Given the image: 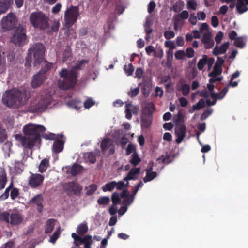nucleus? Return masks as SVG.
Instances as JSON below:
<instances>
[{
    "label": "nucleus",
    "instance_id": "f257e3e1",
    "mask_svg": "<svg viewBox=\"0 0 248 248\" xmlns=\"http://www.w3.org/2000/svg\"><path fill=\"white\" fill-rule=\"evenodd\" d=\"M23 130L24 135H16V137L24 148L31 149L37 142H41V135L46 128L42 125L29 123L23 127Z\"/></svg>",
    "mask_w": 248,
    "mask_h": 248
},
{
    "label": "nucleus",
    "instance_id": "f03ea898",
    "mask_svg": "<svg viewBox=\"0 0 248 248\" xmlns=\"http://www.w3.org/2000/svg\"><path fill=\"white\" fill-rule=\"evenodd\" d=\"M90 62L89 59H82L78 61L74 68L68 70L62 68L59 72V76L62 79L58 81V85L60 89L68 90L73 89L78 82V69H82L84 65Z\"/></svg>",
    "mask_w": 248,
    "mask_h": 248
},
{
    "label": "nucleus",
    "instance_id": "7ed1b4c3",
    "mask_svg": "<svg viewBox=\"0 0 248 248\" xmlns=\"http://www.w3.org/2000/svg\"><path fill=\"white\" fill-rule=\"evenodd\" d=\"M26 93L17 88L7 90L3 94L2 101L9 108H17L23 105V98Z\"/></svg>",
    "mask_w": 248,
    "mask_h": 248
},
{
    "label": "nucleus",
    "instance_id": "20e7f679",
    "mask_svg": "<svg viewBox=\"0 0 248 248\" xmlns=\"http://www.w3.org/2000/svg\"><path fill=\"white\" fill-rule=\"evenodd\" d=\"M45 49V46L42 43H36L32 46L29 50L27 56L26 58L25 66H31L32 55H33L34 60V66H36L39 65L43 61Z\"/></svg>",
    "mask_w": 248,
    "mask_h": 248
},
{
    "label": "nucleus",
    "instance_id": "39448f33",
    "mask_svg": "<svg viewBox=\"0 0 248 248\" xmlns=\"http://www.w3.org/2000/svg\"><path fill=\"white\" fill-rule=\"evenodd\" d=\"M29 20L32 26L39 30H44L49 26V18L42 11L34 12L30 15Z\"/></svg>",
    "mask_w": 248,
    "mask_h": 248
},
{
    "label": "nucleus",
    "instance_id": "423d86ee",
    "mask_svg": "<svg viewBox=\"0 0 248 248\" xmlns=\"http://www.w3.org/2000/svg\"><path fill=\"white\" fill-rule=\"evenodd\" d=\"M11 42L16 46H22L27 43L26 29L19 24L10 38Z\"/></svg>",
    "mask_w": 248,
    "mask_h": 248
},
{
    "label": "nucleus",
    "instance_id": "0eeeda50",
    "mask_svg": "<svg viewBox=\"0 0 248 248\" xmlns=\"http://www.w3.org/2000/svg\"><path fill=\"white\" fill-rule=\"evenodd\" d=\"M79 15L78 7L71 5L67 8L64 13L65 26L71 27L76 22Z\"/></svg>",
    "mask_w": 248,
    "mask_h": 248
},
{
    "label": "nucleus",
    "instance_id": "6e6552de",
    "mask_svg": "<svg viewBox=\"0 0 248 248\" xmlns=\"http://www.w3.org/2000/svg\"><path fill=\"white\" fill-rule=\"evenodd\" d=\"M51 104L50 97L47 95H41L38 96L36 102L31 105V108L33 111L36 112H44Z\"/></svg>",
    "mask_w": 248,
    "mask_h": 248
},
{
    "label": "nucleus",
    "instance_id": "1a4fd4ad",
    "mask_svg": "<svg viewBox=\"0 0 248 248\" xmlns=\"http://www.w3.org/2000/svg\"><path fill=\"white\" fill-rule=\"evenodd\" d=\"M17 22V20L16 15L13 13H10L2 18V26L5 29L10 30L16 27Z\"/></svg>",
    "mask_w": 248,
    "mask_h": 248
},
{
    "label": "nucleus",
    "instance_id": "9d476101",
    "mask_svg": "<svg viewBox=\"0 0 248 248\" xmlns=\"http://www.w3.org/2000/svg\"><path fill=\"white\" fill-rule=\"evenodd\" d=\"M64 189L68 195L72 194L78 195L81 193L82 187L78 183L72 181L66 183L64 186Z\"/></svg>",
    "mask_w": 248,
    "mask_h": 248
},
{
    "label": "nucleus",
    "instance_id": "9b49d317",
    "mask_svg": "<svg viewBox=\"0 0 248 248\" xmlns=\"http://www.w3.org/2000/svg\"><path fill=\"white\" fill-rule=\"evenodd\" d=\"M44 180V176L38 173H31L28 180V184L31 188H37L40 186Z\"/></svg>",
    "mask_w": 248,
    "mask_h": 248
},
{
    "label": "nucleus",
    "instance_id": "f8f14e48",
    "mask_svg": "<svg viewBox=\"0 0 248 248\" xmlns=\"http://www.w3.org/2000/svg\"><path fill=\"white\" fill-rule=\"evenodd\" d=\"M186 128L185 125L183 124H176L175 134L177 137L176 139V143L179 144L182 142L184 138L186 136Z\"/></svg>",
    "mask_w": 248,
    "mask_h": 248
},
{
    "label": "nucleus",
    "instance_id": "ddd939ff",
    "mask_svg": "<svg viewBox=\"0 0 248 248\" xmlns=\"http://www.w3.org/2000/svg\"><path fill=\"white\" fill-rule=\"evenodd\" d=\"M46 75L41 74V72H38L35 75L33 76L31 85L32 88H36L39 87L46 79Z\"/></svg>",
    "mask_w": 248,
    "mask_h": 248
},
{
    "label": "nucleus",
    "instance_id": "4468645a",
    "mask_svg": "<svg viewBox=\"0 0 248 248\" xmlns=\"http://www.w3.org/2000/svg\"><path fill=\"white\" fill-rule=\"evenodd\" d=\"M125 117L130 120L132 118V114H137L139 111V107L137 106L133 105L130 103H125Z\"/></svg>",
    "mask_w": 248,
    "mask_h": 248
},
{
    "label": "nucleus",
    "instance_id": "2eb2a0df",
    "mask_svg": "<svg viewBox=\"0 0 248 248\" xmlns=\"http://www.w3.org/2000/svg\"><path fill=\"white\" fill-rule=\"evenodd\" d=\"M211 38L212 34L210 32H208L203 34L201 41L202 43L204 45V47L205 49H210L213 46L214 42Z\"/></svg>",
    "mask_w": 248,
    "mask_h": 248
},
{
    "label": "nucleus",
    "instance_id": "dca6fc26",
    "mask_svg": "<svg viewBox=\"0 0 248 248\" xmlns=\"http://www.w3.org/2000/svg\"><path fill=\"white\" fill-rule=\"evenodd\" d=\"M64 143L65 140L64 138L63 139L59 138L56 139L54 141L52 146L53 151L56 154L61 152L63 149Z\"/></svg>",
    "mask_w": 248,
    "mask_h": 248
},
{
    "label": "nucleus",
    "instance_id": "f3484780",
    "mask_svg": "<svg viewBox=\"0 0 248 248\" xmlns=\"http://www.w3.org/2000/svg\"><path fill=\"white\" fill-rule=\"evenodd\" d=\"M140 171V168H133L130 170L126 177L124 178V181L135 180L138 179Z\"/></svg>",
    "mask_w": 248,
    "mask_h": 248
},
{
    "label": "nucleus",
    "instance_id": "a211bd4d",
    "mask_svg": "<svg viewBox=\"0 0 248 248\" xmlns=\"http://www.w3.org/2000/svg\"><path fill=\"white\" fill-rule=\"evenodd\" d=\"M30 202L35 204L37 206V211L41 212L43 210V198L41 194H37L30 200Z\"/></svg>",
    "mask_w": 248,
    "mask_h": 248
},
{
    "label": "nucleus",
    "instance_id": "6ab92c4d",
    "mask_svg": "<svg viewBox=\"0 0 248 248\" xmlns=\"http://www.w3.org/2000/svg\"><path fill=\"white\" fill-rule=\"evenodd\" d=\"M22 220L23 217L19 213H13L10 215V223L13 225H18Z\"/></svg>",
    "mask_w": 248,
    "mask_h": 248
},
{
    "label": "nucleus",
    "instance_id": "aec40b11",
    "mask_svg": "<svg viewBox=\"0 0 248 248\" xmlns=\"http://www.w3.org/2000/svg\"><path fill=\"white\" fill-rule=\"evenodd\" d=\"M181 84V87H178L177 85V90L182 92V94L184 96H187L189 94L190 92V86L188 84L186 83L184 80L181 79L179 80L178 83Z\"/></svg>",
    "mask_w": 248,
    "mask_h": 248
},
{
    "label": "nucleus",
    "instance_id": "412c9836",
    "mask_svg": "<svg viewBox=\"0 0 248 248\" xmlns=\"http://www.w3.org/2000/svg\"><path fill=\"white\" fill-rule=\"evenodd\" d=\"M155 111V105L153 102L146 104L142 109V113L146 116H151Z\"/></svg>",
    "mask_w": 248,
    "mask_h": 248
},
{
    "label": "nucleus",
    "instance_id": "4be33fe9",
    "mask_svg": "<svg viewBox=\"0 0 248 248\" xmlns=\"http://www.w3.org/2000/svg\"><path fill=\"white\" fill-rule=\"evenodd\" d=\"M13 3V0H0V15L5 13Z\"/></svg>",
    "mask_w": 248,
    "mask_h": 248
},
{
    "label": "nucleus",
    "instance_id": "5701e85b",
    "mask_svg": "<svg viewBox=\"0 0 248 248\" xmlns=\"http://www.w3.org/2000/svg\"><path fill=\"white\" fill-rule=\"evenodd\" d=\"M229 44L228 42H225L222 44L219 47L215 46L213 50V54L215 56H217L220 54H224L228 48L229 47Z\"/></svg>",
    "mask_w": 248,
    "mask_h": 248
},
{
    "label": "nucleus",
    "instance_id": "b1692460",
    "mask_svg": "<svg viewBox=\"0 0 248 248\" xmlns=\"http://www.w3.org/2000/svg\"><path fill=\"white\" fill-rule=\"evenodd\" d=\"M7 182V177L6 170L4 168L0 170V190L3 189Z\"/></svg>",
    "mask_w": 248,
    "mask_h": 248
},
{
    "label": "nucleus",
    "instance_id": "393cba45",
    "mask_svg": "<svg viewBox=\"0 0 248 248\" xmlns=\"http://www.w3.org/2000/svg\"><path fill=\"white\" fill-rule=\"evenodd\" d=\"M236 10L239 14H242L248 10V7L244 2L245 0H236Z\"/></svg>",
    "mask_w": 248,
    "mask_h": 248
},
{
    "label": "nucleus",
    "instance_id": "a878e982",
    "mask_svg": "<svg viewBox=\"0 0 248 248\" xmlns=\"http://www.w3.org/2000/svg\"><path fill=\"white\" fill-rule=\"evenodd\" d=\"M113 144V142L110 138H105L101 142L100 148L102 151L104 152L109 149Z\"/></svg>",
    "mask_w": 248,
    "mask_h": 248
},
{
    "label": "nucleus",
    "instance_id": "bb28decb",
    "mask_svg": "<svg viewBox=\"0 0 248 248\" xmlns=\"http://www.w3.org/2000/svg\"><path fill=\"white\" fill-rule=\"evenodd\" d=\"M56 220L55 219L50 218L46 221V226L45 229V232L46 233H51L53 230L55 226Z\"/></svg>",
    "mask_w": 248,
    "mask_h": 248
},
{
    "label": "nucleus",
    "instance_id": "cd10ccee",
    "mask_svg": "<svg viewBox=\"0 0 248 248\" xmlns=\"http://www.w3.org/2000/svg\"><path fill=\"white\" fill-rule=\"evenodd\" d=\"M93 243L92 237L90 235H86L83 237H81V240L80 241V244H84L85 248H91V245Z\"/></svg>",
    "mask_w": 248,
    "mask_h": 248
},
{
    "label": "nucleus",
    "instance_id": "c85d7f7f",
    "mask_svg": "<svg viewBox=\"0 0 248 248\" xmlns=\"http://www.w3.org/2000/svg\"><path fill=\"white\" fill-rule=\"evenodd\" d=\"M83 167L79 164H74L71 168L70 173L72 176H75L82 171Z\"/></svg>",
    "mask_w": 248,
    "mask_h": 248
},
{
    "label": "nucleus",
    "instance_id": "c756f323",
    "mask_svg": "<svg viewBox=\"0 0 248 248\" xmlns=\"http://www.w3.org/2000/svg\"><path fill=\"white\" fill-rule=\"evenodd\" d=\"M141 159L139 157L137 152L133 153L131 156V159L129 162L134 166H136L141 162Z\"/></svg>",
    "mask_w": 248,
    "mask_h": 248
},
{
    "label": "nucleus",
    "instance_id": "7c9ffc66",
    "mask_svg": "<svg viewBox=\"0 0 248 248\" xmlns=\"http://www.w3.org/2000/svg\"><path fill=\"white\" fill-rule=\"evenodd\" d=\"M42 62L43 63L41 69L38 72H41V74L46 75V73L51 69L53 64L46 60Z\"/></svg>",
    "mask_w": 248,
    "mask_h": 248
},
{
    "label": "nucleus",
    "instance_id": "2f4dec72",
    "mask_svg": "<svg viewBox=\"0 0 248 248\" xmlns=\"http://www.w3.org/2000/svg\"><path fill=\"white\" fill-rule=\"evenodd\" d=\"M43 137L44 138H45V139L47 140H55L56 139H58L59 138L63 139L64 138V135L62 134L56 135L54 133H49L48 134H46V133L43 136Z\"/></svg>",
    "mask_w": 248,
    "mask_h": 248
},
{
    "label": "nucleus",
    "instance_id": "473e14b6",
    "mask_svg": "<svg viewBox=\"0 0 248 248\" xmlns=\"http://www.w3.org/2000/svg\"><path fill=\"white\" fill-rule=\"evenodd\" d=\"M222 71V68L220 65H218L217 63H215L213 71L209 73L208 76L210 77H216L220 75Z\"/></svg>",
    "mask_w": 248,
    "mask_h": 248
},
{
    "label": "nucleus",
    "instance_id": "72a5a7b5",
    "mask_svg": "<svg viewBox=\"0 0 248 248\" xmlns=\"http://www.w3.org/2000/svg\"><path fill=\"white\" fill-rule=\"evenodd\" d=\"M88 231V227L87 224H80L77 229V232L79 235H83Z\"/></svg>",
    "mask_w": 248,
    "mask_h": 248
},
{
    "label": "nucleus",
    "instance_id": "f704fd0d",
    "mask_svg": "<svg viewBox=\"0 0 248 248\" xmlns=\"http://www.w3.org/2000/svg\"><path fill=\"white\" fill-rule=\"evenodd\" d=\"M152 124V120L150 116H146L144 115L141 120V126L145 128H148Z\"/></svg>",
    "mask_w": 248,
    "mask_h": 248
},
{
    "label": "nucleus",
    "instance_id": "c9c22d12",
    "mask_svg": "<svg viewBox=\"0 0 248 248\" xmlns=\"http://www.w3.org/2000/svg\"><path fill=\"white\" fill-rule=\"evenodd\" d=\"M7 139V133L3 124L0 122V144L3 143Z\"/></svg>",
    "mask_w": 248,
    "mask_h": 248
},
{
    "label": "nucleus",
    "instance_id": "e433bc0d",
    "mask_svg": "<svg viewBox=\"0 0 248 248\" xmlns=\"http://www.w3.org/2000/svg\"><path fill=\"white\" fill-rule=\"evenodd\" d=\"M49 166V160L47 159H43L39 166V170L40 172H45Z\"/></svg>",
    "mask_w": 248,
    "mask_h": 248
},
{
    "label": "nucleus",
    "instance_id": "4c0bfd02",
    "mask_svg": "<svg viewBox=\"0 0 248 248\" xmlns=\"http://www.w3.org/2000/svg\"><path fill=\"white\" fill-rule=\"evenodd\" d=\"M116 181H112L106 184L102 189L104 192L112 191L115 187Z\"/></svg>",
    "mask_w": 248,
    "mask_h": 248
},
{
    "label": "nucleus",
    "instance_id": "58836bf2",
    "mask_svg": "<svg viewBox=\"0 0 248 248\" xmlns=\"http://www.w3.org/2000/svg\"><path fill=\"white\" fill-rule=\"evenodd\" d=\"M67 104L68 106L73 108L77 110H79L81 107V101L78 100H72L68 102Z\"/></svg>",
    "mask_w": 248,
    "mask_h": 248
},
{
    "label": "nucleus",
    "instance_id": "ea45409f",
    "mask_svg": "<svg viewBox=\"0 0 248 248\" xmlns=\"http://www.w3.org/2000/svg\"><path fill=\"white\" fill-rule=\"evenodd\" d=\"M157 176V173L155 171L146 172V176L143 180L144 183H147L154 179Z\"/></svg>",
    "mask_w": 248,
    "mask_h": 248
},
{
    "label": "nucleus",
    "instance_id": "a19ab883",
    "mask_svg": "<svg viewBox=\"0 0 248 248\" xmlns=\"http://www.w3.org/2000/svg\"><path fill=\"white\" fill-rule=\"evenodd\" d=\"M121 197L118 193L116 192L113 193L111 195L112 204L116 205L121 204Z\"/></svg>",
    "mask_w": 248,
    "mask_h": 248
},
{
    "label": "nucleus",
    "instance_id": "79ce46f5",
    "mask_svg": "<svg viewBox=\"0 0 248 248\" xmlns=\"http://www.w3.org/2000/svg\"><path fill=\"white\" fill-rule=\"evenodd\" d=\"M84 158L92 163H94L96 160V155L92 152H87L84 154Z\"/></svg>",
    "mask_w": 248,
    "mask_h": 248
},
{
    "label": "nucleus",
    "instance_id": "37998d69",
    "mask_svg": "<svg viewBox=\"0 0 248 248\" xmlns=\"http://www.w3.org/2000/svg\"><path fill=\"white\" fill-rule=\"evenodd\" d=\"M110 198L108 196H101L97 200V203L100 205H107L110 202Z\"/></svg>",
    "mask_w": 248,
    "mask_h": 248
},
{
    "label": "nucleus",
    "instance_id": "c03bdc74",
    "mask_svg": "<svg viewBox=\"0 0 248 248\" xmlns=\"http://www.w3.org/2000/svg\"><path fill=\"white\" fill-rule=\"evenodd\" d=\"M205 101L203 99H201L195 105L192 106V111L199 110L205 107Z\"/></svg>",
    "mask_w": 248,
    "mask_h": 248
},
{
    "label": "nucleus",
    "instance_id": "a18cd8bd",
    "mask_svg": "<svg viewBox=\"0 0 248 248\" xmlns=\"http://www.w3.org/2000/svg\"><path fill=\"white\" fill-rule=\"evenodd\" d=\"M206 60L207 55H203L202 58L197 63V68L199 70H202L203 69L204 66L206 64Z\"/></svg>",
    "mask_w": 248,
    "mask_h": 248
},
{
    "label": "nucleus",
    "instance_id": "49530a36",
    "mask_svg": "<svg viewBox=\"0 0 248 248\" xmlns=\"http://www.w3.org/2000/svg\"><path fill=\"white\" fill-rule=\"evenodd\" d=\"M71 57H72L71 50L70 47H67L62 53V61L65 62Z\"/></svg>",
    "mask_w": 248,
    "mask_h": 248
},
{
    "label": "nucleus",
    "instance_id": "de8ad7c7",
    "mask_svg": "<svg viewBox=\"0 0 248 248\" xmlns=\"http://www.w3.org/2000/svg\"><path fill=\"white\" fill-rule=\"evenodd\" d=\"M97 186L95 184H91L89 186L86 187V194L87 195H92L97 189Z\"/></svg>",
    "mask_w": 248,
    "mask_h": 248
},
{
    "label": "nucleus",
    "instance_id": "09e8293b",
    "mask_svg": "<svg viewBox=\"0 0 248 248\" xmlns=\"http://www.w3.org/2000/svg\"><path fill=\"white\" fill-rule=\"evenodd\" d=\"M161 160V162L163 163L169 164L172 162L171 156L170 155L166 154L165 156L162 155L161 157L157 159L158 161Z\"/></svg>",
    "mask_w": 248,
    "mask_h": 248
},
{
    "label": "nucleus",
    "instance_id": "8fccbe9b",
    "mask_svg": "<svg viewBox=\"0 0 248 248\" xmlns=\"http://www.w3.org/2000/svg\"><path fill=\"white\" fill-rule=\"evenodd\" d=\"M245 44V42L241 37H237L235 38L234 45L236 47L242 48L244 46Z\"/></svg>",
    "mask_w": 248,
    "mask_h": 248
},
{
    "label": "nucleus",
    "instance_id": "3c124183",
    "mask_svg": "<svg viewBox=\"0 0 248 248\" xmlns=\"http://www.w3.org/2000/svg\"><path fill=\"white\" fill-rule=\"evenodd\" d=\"M4 55V53H1L0 51V74L3 73L5 70L4 66L2 65L5 61Z\"/></svg>",
    "mask_w": 248,
    "mask_h": 248
},
{
    "label": "nucleus",
    "instance_id": "603ef678",
    "mask_svg": "<svg viewBox=\"0 0 248 248\" xmlns=\"http://www.w3.org/2000/svg\"><path fill=\"white\" fill-rule=\"evenodd\" d=\"M10 214L7 212H3L0 214V218L1 220L4 221L7 223H10Z\"/></svg>",
    "mask_w": 248,
    "mask_h": 248
},
{
    "label": "nucleus",
    "instance_id": "864d4df0",
    "mask_svg": "<svg viewBox=\"0 0 248 248\" xmlns=\"http://www.w3.org/2000/svg\"><path fill=\"white\" fill-rule=\"evenodd\" d=\"M167 65L170 66L171 64V62L173 59V53L171 49H169L167 51Z\"/></svg>",
    "mask_w": 248,
    "mask_h": 248
},
{
    "label": "nucleus",
    "instance_id": "5fc2aeb1",
    "mask_svg": "<svg viewBox=\"0 0 248 248\" xmlns=\"http://www.w3.org/2000/svg\"><path fill=\"white\" fill-rule=\"evenodd\" d=\"M184 7V4L183 2H176L172 7V9L175 12H179L182 10Z\"/></svg>",
    "mask_w": 248,
    "mask_h": 248
},
{
    "label": "nucleus",
    "instance_id": "6e6d98bb",
    "mask_svg": "<svg viewBox=\"0 0 248 248\" xmlns=\"http://www.w3.org/2000/svg\"><path fill=\"white\" fill-rule=\"evenodd\" d=\"M136 151V147L135 145L129 144L126 149V155H129L131 153Z\"/></svg>",
    "mask_w": 248,
    "mask_h": 248
},
{
    "label": "nucleus",
    "instance_id": "4d7b16f0",
    "mask_svg": "<svg viewBox=\"0 0 248 248\" xmlns=\"http://www.w3.org/2000/svg\"><path fill=\"white\" fill-rule=\"evenodd\" d=\"M124 70L128 76H130L132 74L134 68L131 63H129L128 65H125Z\"/></svg>",
    "mask_w": 248,
    "mask_h": 248
},
{
    "label": "nucleus",
    "instance_id": "13d9d810",
    "mask_svg": "<svg viewBox=\"0 0 248 248\" xmlns=\"http://www.w3.org/2000/svg\"><path fill=\"white\" fill-rule=\"evenodd\" d=\"M60 236V232L59 231H56L53 234L50 236L49 241L53 244H55L56 240Z\"/></svg>",
    "mask_w": 248,
    "mask_h": 248
},
{
    "label": "nucleus",
    "instance_id": "bf43d9fd",
    "mask_svg": "<svg viewBox=\"0 0 248 248\" xmlns=\"http://www.w3.org/2000/svg\"><path fill=\"white\" fill-rule=\"evenodd\" d=\"M213 112V110L211 108H209L205 110L203 113L201 115L200 119L202 121L205 120L207 117L210 115Z\"/></svg>",
    "mask_w": 248,
    "mask_h": 248
},
{
    "label": "nucleus",
    "instance_id": "052dcab7",
    "mask_svg": "<svg viewBox=\"0 0 248 248\" xmlns=\"http://www.w3.org/2000/svg\"><path fill=\"white\" fill-rule=\"evenodd\" d=\"M197 4L195 0H189L187 2V8L189 9L195 10L196 9Z\"/></svg>",
    "mask_w": 248,
    "mask_h": 248
},
{
    "label": "nucleus",
    "instance_id": "680f3d73",
    "mask_svg": "<svg viewBox=\"0 0 248 248\" xmlns=\"http://www.w3.org/2000/svg\"><path fill=\"white\" fill-rule=\"evenodd\" d=\"M94 104L95 102L92 100V99L89 98L84 102V107L86 108H89L90 107L94 105Z\"/></svg>",
    "mask_w": 248,
    "mask_h": 248
},
{
    "label": "nucleus",
    "instance_id": "e2e57ef3",
    "mask_svg": "<svg viewBox=\"0 0 248 248\" xmlns=\"http://www.w3.org/2000/svg\"><path fill=\"white\" fill-rule=\"evenodd\" d=\"M189 16V13L187 11L184 10L179 15L177 16L175 18H177V19L181 18L182 19H186L188 18Z\"/></svg>",
    "mask_w": 248,
    "mask_h": 248
},
{
    "label": "nucleus",
    "instance_id": "0e129e2a",
    "mask_svg": "<svg viewBox=\"0 0 248 248\" xmlns=\"http://www.w3.org/2000/svg\"><path fill=\"white\" fill-rule=\"evenodd\" d=\"M185 54L188 58H192L194 56L195 51L191 47H187L186 49Z\"/></svg>",
    "mask_w": 248,
    "mask_h": 248
},
{
    "label": "nucleus",
    "instance_id": "69168bd1",
    "mask_svg": "<svg viewBox=\"0 0 248 248\" xmlns=\"http://www.w3.org/2000/svg\"><path fill=\"white\" fill-rule=\"evenodd\" d=\"M185 56V52L184 50H178L175 53V58L177 60L183 59Z\"/></svg>",
    "mask_w": 248,
    "mask_h": 248
},
{
    "label": "nucleus",
    "instance_id": "338daca9",
    "mask_svg": "<svg viewBox=\"0 0 248 248\" xmlns=\"http://www.w3.org/2000/svg\"><path fill=\"white\" fill-rule=\"evenodd\" d=\"M184 121V117L183 114L179 112L176 115V118L174 119V122L177 124L178 123H182Z\"/></svg>",
    "mask_w": 248,
    "mask_h": 248
},
{
    "label": "nucleus",
    "instance_id": "774afa93",
    "mask_svg": "<svg viewBox=\"0 0 248 248\" xmlns=\"http://www.w3.org/2000/svg\"><path fill=\"white\" fill-rule=\"evenodd\" d=\"M165 38L168 40L173 38L175 36L174 31H167L164 33Z\"/></svg>",
    "mask_w": 248,
    "mask_h": 248
}]
</instances>
